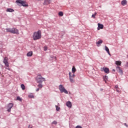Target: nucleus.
Here are the masks:
<instances>
[{"label": "nucleus", "mask_w": 128, "mask_h": 128, "mask_svg": "<svg viewBox=\"0 0 128 128\" xmlns=\"http://www.w3.org/2000/svg\"><path fill=\"white\" fill-rule=\"evenodd\" d=\"M32 38L34 40H40V38H42V31L38 30V31L34 32L32 35Z\"/></svg>", "instance_id": "f257e3e1"}, {"label": "nucleus", "mask_w": 128, "mask_h": 128, "mask_svg": "<svg viewBox=\"0 0 128 128\" xmlns=\"http://www.w3.org/2000/svg\"><path fill=\"white\" fill-rule=\"evenodd\" d=\"M36 81L38 84H42V82H46V78H42V75L38 74L36 78Z\"/></svg>", "instance_id": "f03ea898"}, {"label": "nucleus", "mask_w": 128, "mask_h": 128, "mask_svg": "<svg viewBox=\"0 0 128 128\" xmlns=\"http://www.w3.org/2000/svg\"><path fill=\"white\" fill-rule=\"evenodd\" d=\"M16 2L17 4H20L22 6H28V4L26 3V1L22 0H16Z\"/></svg>", "instance_id": "7ed1b4c3"}, {"label": "nucleus", "mask_w": 128, "mask_h": 128, "mask_svg": "<svg viewBox=\"0 0 128 128\" xmlns=\"http://www.w3.org/2000/svg\"><path fill=\"white\" fill-rule=\"evenodd\" d=\"M59 90H60V92H64V94H68V90H66L62 84H60L59 86Z\"/></svg>", "instance_id": "20e7f679"}, {"label": "nucleus", "mask_w": 128, "mask_h": 128, "mask_svg": "<svg viewBox=\"0 0 128 128\" xmlns=\"http://www.w3.org/2000/svg\"><path fill=\"white\" fill-rule=\"evenodd\" d=\"M101 72H104L106 74H108L110 72V69L108 68H101Z\"/></svg>", "instance_id": "39448f33"}, {"label": "nucleus", "mask_w": 128, "mask_h": 128, "mask_svg": "<svg viewBox=\"0 0 128 128\" xmlns=\"http://www.w3.org/2000/svg\"><path fill=\"white\" fill-rule=\"evenodd\" d=\"M11 34H20V33L18 32V30L16 28H12V29Z\"/></svg>", "instance_id": "423d86ee"}, {"label": "nucleus", "mask_w": 128, "mask_h": 128, "mask_svg": "<svg viewBox=\"0 0 128 128\" xmlns=\"http://www.w3.org/2000/svg\"><path fill=\"white\" fill-rule=\"evenodd\" d=\"M69 78L70 82H74V76H72V72H69Z\"/></svg>", "instance_id": "0eeeda50"}, {"label": "nucleus", "mask_w": 128, "mask_h": 128, "mask_svg": "<svg viewBox=\"0 0 128 128\" xmlns=\"http://www.w3.org/2000/svg\"><path fill=\"white\" fill-rule=\"evenodd\" d=\"M12 106H14V104L12 103H10L8 104V112H10L12 110Z\"/></svg>", "instance_id": "6e6552de"}, {"label": "nucleus", "mask_w": 128, "mask_h": 128, "mask_svg": "<svg viewBox=\"0 0 128 128\" xmlns=\"http://www.w3.org/2000/svg\"><path fill=\"white\" fill-rule=\"evenodd\" d=\"M4 64L5 66H7V68H8V58L6 57L4 60Z\"/></svg>", "instance_id": "1a4fd4ad"}, {"label": "nucleus", "mask_w": 128, "mask_h": 128, "mask_svg": "<svg viewBox=\"0 0 128 128\" xmlns=\"http://www.w3.org/2000/svg\"><path fill=\"white\" fill-rule=\"evenodd\" d=\"M116 70H117V72H120V74H122V70L120 67L118 66L116 68Z\"/></svg>", "instance_id": "9d476101"}, {"label": "nucleus", "mask_w": 128, "mask_h": 128, "mask_svg": "<svg viewBox=\"0 0 128 128\" xmlns=\"http://www.w3.org/2000/svg\"><path fill=\"white\" fill-rule=\"evenodd\" d=\"M104 28V25L102 24H98V30H102Z\"/></svg>", "instance_id": "9b49d317"}, {"label": "nucleus", "mask_w": 128, "mask_h": 128, "mask_svg": "<svg viewBox=\"0 0 128 128\" xmlns=\"http://www.w3.org/2000/svg\"><path fill=\"white\" fill-rule=\"evenodd\" d=\"M66 106L70 108H72V102L68 101L66 103Z\"/></svg>", "instance_id": "f8f14e48"}, {"label": "nucleus", "mask_w": 128, "mask_h": 128, "mask_svg": "<svg viewBox=\"0 0 128 128\" xmlns=\"http://www.w3.org/2000/svg\"><path fill=\"white\" fill-rule=\"evenodd\" d=\"M52 2L51 0H45L44 2V4H50Z\"/></svg>", "instance_id": "ddd939ff"}, {"label": "nucleus", "mask_w": 128, "mask_h": 128, "mask_svg": "<svg viewBox=\"0 0 128 128\" xmlns=\"http://www.w3.org/2000/svg\"><path fill=\"white\" fill-rule=\"evenodd\" d=\"M6 12H14V9L12 8H7L6 10Z\"/></svg>", "instance_id": "4468645a"}, {"label": "nucleus", "mask_w": 128, "mask_h": 128, "mask_svg": "<svg viewBox=\"0 0 128 128\" xmlns=\"http://www.w3.org/2000/svg\"><path fill=\"white\" fill-rule=\"evenodd\" d=\"M102 40H99L98 42H96L97 44V46H100V44H102Z\"/></svg>", "instance_id": "2eb2a0df"}, {"label": "nucleus", "mask_w": 128, "mask_h": 128, "mask_svg": "<svg viewBox=\"0 0 128 128\" xmlns=\"http://www.w3.org/2000/svg\"><path fill=\"white\" fill-rule=\"evenodd\" d=\"M115 64L116 66H121L122 62H120V60H118V61H116Z\"/></svg>", "instance_id": "dca6fc26"}, {"label": "nucleus", "mask_w": 128, "mask_h": 128, "mask_svg": "<svg viewBox=\"0 0 128 128\" xmlns=\"http://www.w3.org/2000/svg\"><path fill=\"white\" fill-rule=\"evenodd\" d=\"M105 50L107 52L108 54H109L110 56V49H108V48L106 46H105Z\"/></svg>", "instance_id": "f3484780"}, {"label": "nucleus", "mask_w": 128, "mask_h": 128, "mask_svg": "<svg viewBox=\"0 0 128 128\" xmlns=\"http://www.w3.org/2000/svg\"><path fill=\"white\" fill-rule=\"evenodd\" d=\"M27 56H32V52L30 51L27 53Z\"/></svg>", "instance_id": "a211bd4d"}, {"label": "nucleus", "mask_w": 128, "mask_h": 128, "mask_svg": "<svg viewBox=\"0 0 128 128\" xmlns=\"http://www.w3.org/2000/svg\"><path fill=\"white\" fill-rule=\"evenodd\" d=\"M126 0H123L121 2V4L122 5V6H126Z\"/></svg>", "instance_id": "6ab92c4d"}, {"label": "nucleus", "mask_w": 128, "mask_h": 128, "mask_svg": "<svg viewBox=\"0 0 128 128\" xmlns=\"http://www.w3.org/2000/svg\"><path fill=\"white\" fill-rule=\"evenodd\" d=\"M76 72V67L74 66L73 68H72V74H74V72Z\"/></svg>", "instance_id": "aec40b11"}, {"label": "nucleus", "mask_w": 128, "mask_h": 128, "mask_svg": "<svg viewBox=\"0 0 128 128\" xmlns=\"http://www.w3.org/2000/svg\"><path fill=\"white\" fill-rule=\"evenodd\" d=\"M104 80L105 82L106 83V80H108V76H104L103 77Z\"/></svg>", "instance_id": "412c9836"}, {"label": "nucleus", "mask_w": 128, "mask_h": 128, "mask_svg": "<svg viewBox=\"0 0 128 128\" xmlns=\"http://www.w3.org/2000/svg\"><path fill=\"white\" fill-rule=\"evenodd\" d=\"M6 30L7 32H10L12 34V29L10 28H6Z\"/></svg>", "instance_id": "4be33fe9"}, {"label": "nucleus", "mask_w": 128, "mask_h": 128, "mask_svg": "<svg viewBox=\"0 0 128 128\" xmlns=\"http://www.w3.org/2000/svg\"><path fill=\"white\" fill-rule=\"evenodd\" d=\"M21 88L23 90H26V86H24V84H21Z\"/></svg>", "instance_id": "5701e85b"}, {"label": "nucleus", "mask_w": 128, "mask_h": 128, "mask_svg": "<svg viewBox=\"0 0 128 128\" xmlns=\"http://www.w3.org/2000/svg\"><path fill=\"white\" fill-rule=\"evenodd\" d=\"M58 15L60 16H64V12H58Z\"/></svg>", "instance_id": "b1692460"}, {"label": "nucleus", "mask_w": 128, "mask_h": 128, "mask_svg": "<svg viewBox=\"0 0 128 128\" xmlns=\"http://www.w3.org/2000/svg\"><path fill=\"white\" fill-rule=\"evenodd\" d=\"M40 84H38V86L39 88H42V83H39Z\"/></svg>", "instance_id": "393cba45"}, {"label": "nucleus", "mask_w": 128, "mask_h": 128, "mask_svg": "<svg viewBox=\"0 0 128 128\" xmlns=\"http://www.w3.org/2000/svg\"><path fill=\"white\" fill-rule=\"evenodd\" d=\"M96 12H95L94 14H92V18H96Z\"/></svg>", "instance_id": "a878e982"}, {"label": "nucleus", "mask_w": 128, "mask_h": 128, "mask_svg": "<svg viewBox=\"0 0 128 128\" xmlns=\"http://www.w3.org/2000/svg\"><path fill=\"white\" fill-rule=\"evenodd\" d=\"M17 100H19L20 102H22V98L20 96H17L16 98Z\"/></svg>", "instance_id": "bb28decb"}, {"label": "nucleus", "mask_w": 128, "mask_h": 128, "mask_svg": "<svg viewBox=\"0 0 128 128\" xmlns=\"http://www.w3.org/2000/svg\"><path fill=\"white\" fill-rule=\"evenodd\" d=\"M56 110H57V112H58V110H60V107H58V106H56Z\"/></svg>", "instance_id": "cd10ccee"}, {"label": "nucleus", "mask_w": 128, "mask_h": 128, "mask_svg": "<svg viewBox=\"0 0 128 128\" xmlns=\"http://www.w3.org/2000/svg\"><path fill=\"white\" fill-rule=\"evenodd\" d=\"M28 97H29V98H34V95H32V94H30V95L28 96Z\"/></svg>", "instance_id": "c85d7f7f"}, {"label": "nucleus", "mask_w": 128, "mask_h": 128, "mask_svg": "<svg viewBox=\"0 0 128 128\" xmlns=\"http://www.w3.org/2000/svg\"><path fill=\"white\" fill-rule=\"evenodd\" d=\"M58 124V122H56V121H54V122H52V124Z\"/></svg>", "instance_id": "c756f323"}, {"label": "nucleus", "mask_w": 128, "mask_h": 128, "mask_svg": "<svg viewBox=\"0 0 128 128\" xmlns=\"http://www.w3.org/2000/svg\"><path fill=\"white\" fill-rule=\"evenodd\" d=\"M44 50H48V46H45L44 47Z\"/></svg>", "instance_id": "7c9ffc66"}, {"label": "nucleus", "mask_w": 128, "mask_h": 128, "mask_svg": "<svg viewBox=\"0 0 128 128\" xmlns=\"http://www.w3.org/2000/svg\"><path fill=\"white\" fill-rule=\"evenodd\" d=\"M116 91L118 92H120V88L116 89Z\"/></svg>", "instance_id": "2f4dec72"}, {"label": "nucleus", "mask_w": 128, "mask_h": 128, "mask_svg": "<svg viewBox=\"0 0 128 128\" xmlns=\"http://www.w3.org/2000/svg\"><path fill=\"white\" fill-rule=\"evenodd\" d=\"M71 76H76V75L74 74H72L71 72Z\"/></svg>", "instance_id": "473e14b6"}, {"label": "nucleus", "mask_w": 128, "mask_h": 128, "mask_svg": "<svg viewBox=\"0 0 128 128\" xmlns=\"http://www.w3.org/2000/svg\"><path fill=\"white\" fill-rule=\"evenodd\" d=\"M118 86L116 85V86H115V88H116V89H118Z\"/></svg>", "instance_id": "72a5a7b5"}, {"label": "nucleus", "mask_w": 128, "mask_h": 128, "mask_svg": "<svg viewBox=\"0 0 128 128\" xmlns=\"http://www.w3.org/2000/svg\"><path fill=\"white\" fill-rule=\"evenodd\" d=\"M38 90H40V88H38L36 90V92H38Z\"/></svg>", "instance_id": "f704fd0d"}, {"label": "nucleus", "mask_w": 128, "mask_h": 128, "mask_svg": "<svg viewBox=\"0 0 128 128\" xmlns=\"http://www.w3.org/2000/svg\"><path fill=\"white\" fill-rule=\"evenodd\" d=\"M112 72H116V70H114V69H113Z\"/></svg>", "instance_id": "c9c22d12"}, {"label": "nucleus", "mask_w": 128, "mask_h": 128, "mask_svg": "<svg viewBox=\"0 0 128 128\" xmlns=\"http://www.w3.org/2000/svg\"><path fill=\"white\" fill-rule=\"evenodd\" d=\"M30 126H28V128H32V127H30Z\"/></svg>", "instance_id": "e433bc0d"}, {"label": "nucleus", "mask_w": 128, "mask_h": 128, "mask_svg": "<svg viewBox=\"0 0 128 128\" xmlns=\"http://www.w3.org/2000/svg\"><path fill=\"white\" fill-rule=\"evenodd\" d=\"M124 124L125 126H128V125H126V124Z\"/></svg>", "instance_id": "4c0bfd02"}, {"label": "nucleus", "mask_w": 128, "mask_h": 128, "mask_svg": "<svg viewBox=\"0 0 128 128\" xmlns=\"http://www.w3.org/2000/svg\"><path fill=\"white\" fill-rule=\"evenodd\" d=\"M127 66H128V62L127 63Z\"/></svg>", "instance_id": "58836bf2"}, {"label": "nucleus", "mask_w": 128, "mask_h": 128, "mask_svg": "<svg viewBox=\"0 0 128 128\" xmlns=\"http://www.w3.org/2000/svg\"><path fill=\"white\" fill-rule=\"evenodd\" d=\"M54 58H56V57H54Z\"/></svg>", "instance_id": "ea45409f"}]
</instances>
